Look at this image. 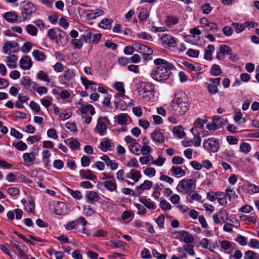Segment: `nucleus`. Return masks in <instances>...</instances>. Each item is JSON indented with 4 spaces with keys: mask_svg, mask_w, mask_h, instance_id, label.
I'll use <instances>...</instances> for the list:
<instances>
[{
    "mask_svg": "<svg viewBox=\"0 0 259 259\" xmlns=\"http://www.w3.org/2000/svg\"><path fill=\"white\" fill-rule=\"evenodd\" d=\"M154 64L158 65L151 73V77L157 81L167 80L171 73L170 70L174 66L162 59H156L154 61Z\"/></svg>",
    "mask_w": 259,
    "mask_h": 259,
    "instance_id": "obj_1",
    "label": "nucleus"
},
{
    "mask_svg": "<svg viewBox=\"0 0 259 259\" xmlns=\"http://www.w3.org/2000/svg\"><path fill=\"white\" fill-rule=\"evenodd\" d=\"M189 109L188 99L182 93L175 94V98L168 108V111L175 115H184Z\"/></svg>",
    "mask_w": 259,
    "mask_h": 259,
    "instance_id": "obj_2",
    "label": "nucleus"
},
{
    "mask_svg": "<svg viewBox=\"0 0 259 259\" xmlns=\"http://www.w3.org/2000/svg\"><path fill=\"white\" fill-rule=\"evenodd\" d=\"M138 94L146 101H150L154 95V85L149 82H139L137 84Z\"/></svg>",
    "mask_w": 259,
    "mask_h": 259,
    "instance_id": "obj_3",
    "label": "nucleus"
},
{
    "mask_svg": "<svg viewBox=\"0 0 259 259\" xmlns=\"http://www.w3.org/2000/svg\"><path fill=\"white\" fill-rule=\"evenodd\" d=\"M195 188L196 182L195 180L184 179L179 182L176 189L179 192L187 194L194 190Z\"/></svg>",
    "mask_w": 259,
    "mask_h": 259,
    "instance_id": "obj_4",
    "label": "nucleus"
},
{
    "mask_svg": "<svg viewBox=\"0 0 259 259\" xmlns=\"http://www.w3.org/2000/svg\"><path fill=\"white\" fill-rule=\"evenodd\" d=\"M203 146L209 153H215L219 149L220 143L217 139L209 138L204 141Z\"/></svg>",
    "mask_w": 259,
    "mask_h": 259,
    "instance_id": "obj_5",
    "label": "nucleus"
},
{
    "mask_svg": "<svg viewBox=\"0 0 259 259\" xmlns=\"http://www.w3.org/2000/svg\"><path fill=\"white\" fill-rule=\"evenodd\" d=\"M50 209H53L55 213L58 215L65 214L68 213L67 206L62 201H53L50 204Z\"/></svg>",
    "mask_w": 259,
    "mask_h": 259,
    "instance_id": "obj_6",
    "label": "nucleus"
},
{
    "mask_svg": "<svg viewBox=\"0 0 259 259\" xmlns=\"http://www.w3.org/2000/svg\"><path fill=\"white\" fill-rule=\"evenodd\" d=\"M81 113L83 115L88 114L89 112L90 116L86 117V115H82V118L84 119V121L87 124H89L92 119V116L95 113V109L91 105L86 104H81L79 108Z\"/></svg>",
    "mask_w": 259,
    "mask_h": 259,
    "instance_id": "obj_7",
    "label": "nucleus"
},
{
    "mask_svg": "<svg viewBox=\"0 0 259 259\" xmlns=\"http://www.w3.org/2000/svg\"><path fill=\"white\" fill-rule=\"evenodd\" d=\"M221 78H212L209 79V81L211 82L210 84H208L207 87L208 92L211 94L213 95L219 92L218 87L220 85Z\"/></svg>",
    "mask_w": 259,
    "mask_h": 259,
    "instance_id": "obj_8",
    "label": "nucleus"
},
{
    "mask_svg": "<svg viewBox=\"0 0 259 259\" xmlns=\"http://www.w3.org/2000/svg\"><path fill=\"white\" fill-rule=\"evenodd\" d=\"M107 119V117H100L98 120L95 131L99 133L100 135L103 136L106 133L107 125L105 124V121H106Z\"/></svg>",
    "mask_w": 259,
    "mask_h": 259,
    "instance_id": "obj_9",
    "label": "nucleus"
},
{
    "mask_svg": "<svg viewBox=\"0 0 259 259\" xmlns=\"http://www.w3.org/2000/svg\"><path fill=\"white\" fill-rule=\"evenodd\" d=\"M36 8L31 2L27 3L24 6L22 12V15L24 19H27L32 13L35 12Z\"/></svg>",
    "mask_w": 259,
    "mask_h": 259,
    "instance_id": "obj_10",
    "label": "nucleus"
},
{
    "mask_svg": "<svg viewBox=\"0 0 259 259\" xmlns=\"http://www.w3.org/2000/svg\"><path fill=\"white\" fill-rule=\"evenodd\" d=\"M177 238L185 243H192L194 241L193 236L190 234L187 231H181L177 233Z\"/></svg>",
    "mask_w": 259,
    "mask_h": 259,
    "instance_id": "obj_11",
    "label": "nucleus"
},
{
    "mask_svg": "<svg viewBox=\"0 0 259 259\" xmlns=\"http://www.w3.org/2000/svg\"><path fill=\"white\" fill-rule=\"evenodd\" d=\"M161 40L164 45L169 47L175 48L177 45V41L175 37L169 34H164L161 37Z\"/></svg>",
    "mask_w": 259,
    "mask_h": 259,
    "instance_id": "obj_12",
    "label": "nucleus"
},
{
    "mask_svg": "<svg viewBox=\"0 0 259 259\" xmlns=\"http://www.w3.org/2000/svg\"><path fill=\"white\" fill-rule=\"evenodd\" d=\"M153 186V183L149 180H145L140 186H137L135 188V190L138 195L142 194V191L144 190H150Z\"/></svg>",
    "mask_w": 259,
    "mask_h": 259,
    "instance_id": "obj_13",
    "label": "nucleus"
},
{
    "mask_svg": "<svg viewBox=\"0 0 259 259\" xmlns=\"http://www.w3.org/2000/svg\"><path fill=\"white\" fill-rule=\"evenodd\" d=\"M32 65V60L28 56H24L20 61L19 66L23 70L29 69Z\"/></svg>",
    "mask_w": 259,
    "mask_h": 259,
    "instance_id": "obj_14",
    "label": "nucleus"
},
{
    "mask_svg": "<svg viewBox=\"0 0 259 259\" xmlns=\"http://www.w3.org/2000/svg\"><path fill=\"white\" fill-rule=\"evenodd\" d=\"M126 177L133 180L134 183L138 182L142 177L140 171L132 169L126 174Z\"/></svg>",
    "mask_w": 259,
    "mask_h": 259,
    "instance_id": "obj_15",
    "label": "nucleus"
},
{
    "mask_svg": "<svg viewBox=\"0 0 259 259\" xmlns=\"http://www.w3.org/2000/svg\"><path fill=\"white\" fill-rule=\"evenodd\" d=\"M151 138L156 142L163 143L164 141V137L160 130H154L151 134Z\"/></svg>",
    "mask_w": 259,
    "mask_h": 259,
    "instance_id": "obj_16",
    "label": "nucleus"
},
{
    "mask_svg": "<svg viewBox=\"0 0 259 259\" xmlns=\"http://www.w3.org/2000/svg\"><path fill=\"white\" fill-rule=\"evenodd\" d=\"M114 118L119 124H126L128 121H131V118L127 114L120 113L117 115H115Z\"/></svg>",
    "mask_w": 259,
    "mask_h": 259,
    "instance_id": "obj_17",
    "label": "nucleus"
},
{
    "mask_svg": "<svg viewBox=\"0 0 259 259\" xmlns=\"http://www.w3.org/2000/svg\"><path fill=\"white\" fill-rule=\"evenodd\" d=\"M87 201L88 203L94 204L95 202L98 201L100 197L98 194L94 191H89L85 196Z\"/></svg>",
    "mask_w": 259,
    "mask_h": 259,
    "instance_id": "obj_18",
    "label": "nucleus"
},
{
    "mask_svg": "<svg viewBox=\"0 0 259 259\" xmlns=\"http://www.w3.org/2000/svg\"><path fill=\"white\" fill-rule=\"evenodd\" d=\"M21 84L27 89L29 88L35 89L36 87L37 86V84L35 82L32 81L28 76H25L21 78Z\"/></svg>",
    "mask_w": 259,
    "mask_h": 259,
    "instance_id": "obj_19",
    "label": "nucleus"
},
{
    "mask_svg": "<svg viewBox=\"0 0 259 259\" xmlns=\"http://www.w3.org/2000/svg\"><path fill=\"white\" fill-rule=\"evenodd\" d=\"M17 46L16 42L8 41L4 44L3 51L5 54H10L11 52L15 51V49Z\"/></svg>",
    "mask_w": 259,
    "mask_h": 259,
    "instance_id": "obj_20",
    "label": "nucleus"
},
{
    "mask_svg": "<svg viewBox=\"0 0 259 259\" xmlns=\"http://www.w3.org/2000/svg\"><path fill=\"white\" fill-rule=\"evenodd\" d=\"M104 187L110 192H117V185L115 180H106L104 182Z\"/></svg>",
    "mask_w": 259,
    "mask_h": 259,
    "instance_id": "obj_21",
    "label": "nucleus"
},
{
    "mask_svg": "<svg viewBox=\"0 0 259 259\" xmlns=\"http://www.w3.org/2000/svg\"><path fill=\"white\" fill-rule=\"evenodd\" d=\"M17 56L15 55H10L7 57L6 64L11 68H15L17 67Z\"/></svg>",
    "mask_w": 259,
    "mask_h": 259,
    "instance_id": "obj_22",
    "label": "nucleus"
},
{
    "mask_svg": "<svg viewBox=\"0 0 259 259\" xmlns=\"http://www.w3.org/2000/svg\"><path fill=\"white\" fill-rule=\"evenodd\" d=\"M139 201L148 209H155L156 207L155 203L152 201L150 199H146L144 197H141L139 198Z\"/></svg>",
    "mask_w": 259,
    "mask_h": 259,
    "instance_id": "obj_23",
    "label": "nucleus"
},
{
    "mask_svg": "<svg viewBox=\"0 0 259 259\" xmlns=\"http://www.w3.org/2000/svg\"><path fill=\"white\" fill-rule=\"evenodd\" d=\"M214 49L213 45H209L205 49L204 59L208 61L212 60V54L214 52Z\"/></svg>",
    "mask_w": 259,
    "mask_h": 259,
    "instance_id": "obj_24",
    "label": "nucleus"
},
{
    "mask_svg": "<svg viewBox=\"0 0 259 259\" xmlns=\"http://www.w3.org/2000/svg\"><path fill=\"white\" fill-rule=\"evenodd\" d=\"M3 17L10 23H13L17 21L18 15L15 12H6L3 15Z\"/></svg>",
    "mask_w": 259,
    "mask_h": 259,
    "instance_id": "obj_25",
    "label": "nucleus"
},
{
    "mask_svg": "<svg viewBox=\"0 0 259 259\" xmlns=\"http://www.w3.org/2000/svg\"><path fill=\"white\" fill-rule=\"evenodd\" d=\"M80 175L81 177L83 178L84 179L90 180H94L97 178V177L92 174V171L90 170H81L79 171Z\"/></svg>",
    "mask_w": 259,
    "mask_h": 259,
    "instance_id": "obj_26",
    "label": "nucleus"
},
{
    "mask_svg": "<svg viewBox=\"0 0 259 259\" xmlns=\"http://www.w3.org/2000/svg\"><path fill=\"white\" fill-rule=\"evenodd\" d=\"M65 143L68 145L72 150H77L80 146L79 142L75 139H67L65 140Z\"/></svg>",
    "mask_w": 259,
    "mask_h": 259,
    "instance_id": "obj_27",
    "label": "nucleus"
},
{
    "mask_svg": "<svg viewBox=\"0 0 259 259\" xmlns=\"http://www.w3.org/2000/svg\"><path fill=\"white\" fill-rule=\"evenodd\" d=\"M146 138H144L143 139L144 142L143 146L141 148V153H142L143 155H149L151 151V148L149 146V141H146Z\"/></svg>",
    "mask_w": 259,
    "mask_h": 259,
    "instance_id": "obj_28",
    "label": "nucleus"
},
{
    "mask_svg": "<svg viewBox=\"0 0 259 259\" xmlns=\"http://www.w3.org/2000/svg\"><path fill=\"white\" fill-rule=\"evenodd\" d=\"M172 132L174 135L179 138H183L186 135L183 127L181 125L175 126L173 128Z\"/></svg>",
    "mask_w": 259,
    "mask_h": 259,
    "instance_id": "obj_29",
    "label": "nucleus"
},
{
    "mask_svg": "<svg viewBox=\"0 0 259 259\" xmlns=\"http://www.w3.org/2000/svg\"><path fill=\"white\" fill-rule=\"evenodd\" d=\"M128 148L130 151L135 155H138L140 154L141 146L137 142L133 145H130Z\"/></svg>",
    "mask_w": 259,
    "mask_h": 259,
    "instance_id": "obj_30",
    "label": "nucleus"
},
{
    "mask_svg": "<svg viewBox=\"0 0 259 259\" xmlns=\"http://www.w3.org/2000/svg\"><path fill=\"white\" fill-rule=\"evenodd\" d=\"M170 171L172 174L175 176H179L181 177L184 176L186 174V171L183 170L181 167L173 166L171 169Z\"/></svg>",
    "mask_w": 259,
    "mask_h": 259,
    "instance_id": "obj_31",
    "label": "nucleus"
},
{
    "mask_svg": "<svg viewBox=\"0 0 259 259\" xmlns=\"http://www.w3.org/2000/svg\"><path fill=\"white\" fill-rule=\"evenodd\" d=\"M206 122V120L200 118L197 119L194 123L195 126L191 129V132L193 134H194V132L197 131V128H202L204 124Z\"/></svg>",
    "mask_w": 259,
    "mask_h": 259,
    "instance_id": "obj_32",
    "label": "nucleus"
},
{
    "mask_svg": "<svg viewBox=\"0 0 259 259\" xmlns=\"http://www.w3.org/2000/svg\"><path fill=\"white\" fill-rule=\"evenodd\" d=\"M75 75V73L72 70L67 68L64 72L63 77L65 80L70 81L72 79Z\"/></svg>",
    "mask_w": 259,
    "mask_h": 259,
    "instance_id": "obj_33",
    "label": "nucleus"
},
{
    "mask_svg": "<svg viewBox=\"0 0 259 259\" xmlns=\"http://www.w3.org/2000/svg\"><path fill=\"white\" fill-rule=\"evenodd\" d=\"M36 77L42 81H47V82H51L50 76L45 73L44 71L40 70L36 73Z\"/></svg>",
    "mask_w": 259,
    "mask_h": 259,
    "instance_id": "obj_34",
    "label": "nucleus"
},
{
    "mask_svg": "<svg viewBox=\"0 0 259 259\" xmlns=\"http://www.w3.org/2000/svg\"><path fill=\"white\" fill-rule=\"evenodd\" d=\"M32 56L34 58L38 61H42L45 60L46 59V55L45 54L39 51V50H34L32 52Z\"/></svg>",
    "mask_w": 259,
    "mask_h": 259,
    "instance_id": "obj_35",
    "label": "nucleus"
},
{
    "mask_svg": "<svg viewBox=\"0 0 259 259\" xmlns=\"http://www.w3.org/2000/svg\"><path fill=\"white\" fill-rule=\"evenodd\" d=\"M114 87L119 92V93L117 94V96L119 97H122L124 95L125 90L124 89V84L123 82H117L114 84Z\"/></svg>",
    "mask_w": 259,
    "mask_h": 259,
    "instance_id": "obj_36",
    "label": "nucleus"
},
{
    "mask_svg": "<svg viewBox=\"0 0 259 259\" xmlns=\"http://www.w3.org/2000/svg\"><path fill=\"white\" fill-rule=\"evenodd\" d=\"M80 38L85 42L90 44L92 42V34L89 30H86L84 33L80 36Z\"/></svg>",
    "mask_w": 259,
    "mask_h": 259,
    "instance_id": "obj_37",
    "label": "nucleus"
},
{
    "mask_svg": "<svg viewBox=\"0 0 259 259\" xmlns=\"http://www.w3.org/2000/svg\"><path fill=\"white\" fill-rule=\"evenodd\" d=\"M26 32L32 36H36L37 34V28L32 24L27 25L25 27Z\"/></svg>",
    "mask_w": 259,
    "mask_h": 259,
    "instance_id": "obj_38",
    "label": "nucleus"
},
{
    "mask_svg": "<svg viewBox=\"0 0 259 259\" xmlns=\"http://www.w3.org/2000/svg\"><path fill=\"white\" fill-rule=\"evenodd\" d=\"M178 18L174 16H167L165 20V24L167 26H170L178 23Z\"/></svg>",
    "mask_w": 259,
    "mask_h": 259,
    "instance_id": "obj_39",
    "label": "nucleus"
},
{
    "mask_svg": "<svg viewBox=\"0 0 259 259\" xmlns=\"http://www.w3.org/2000/svg\"><path fill=\"white\" fill-rule=\"evenodd\" d=\"M184 251V255H180L181 258H184L187 257L186 252H187L190 255H194L195 252L193 248V246L191 245H185L184 247L183 251Z\"/></svg>",
    "mask_w": 259,
    "mask_h": 259,
    "instance_id": "obj_40",
    "label": "nucleus"
},
{
    "mask_svg": "<svg viewBox=\"0 0 259 259\" xmlns=\"http://www.w3.org/2000/svg\"><path fill=\"white\" fill-rule=\"evenodd\" d=\"M23 157L27 163H32L35 159V155L33 153H25L23 154Z\"/></svg>",
    "mask_w": 259,
    "mask_h": 259,
    "instance_id": "obj_41",
    "label": "nucleus"
},
{
    "mask_svg": "<svg viewBox=\"0 0 259 259\" xmlns=\"http://www.w3.org/2000/svg\"><path fill=\"white\" fill-rule=\"evenodd\" d=\"M10 245L12 247H13V248H15L16 249H17L19 254L22 256L24 255V253L23 252V251L21 250V247H25V245H23V244L22 243H18L17 241H14V242H11V243H10Z\"/></svg>",
    "mask_w": 259,
    "mask_h": 259,
    "instance_id": "obj_42",
    "label": "nucleus"
},
{
    "mask_svg": "<svg viewBox=\"0 0 259 259\" xmlns=\"http://www.w3.org/2000/svg\"><path fill=\"white\" fill-rule=\"evenodd\" d=\"M99 26L105 29H110L111 27V20L104 19L100 22Z\"/></svg>",
    "mask_w": 259,
    "mask_h": 259,
    "instance_id": "obj_43",
    "label": "nucleus"
},
{
    "mask_svg": "<svg viewBox=\"0 0 259 259\" xmlns=\"http://www.w3.org/2000/svg\"><path fill=\"white\" fill-rule=\"evenodd\" d=\"M159 206L163 211L169 210L171 208V204L165 200H162L160 202Z\"/></svg>",
    "mask_w": 259,
    "mask_h": 259,
    "instance_id": "obj_44",
    "label": "nucleus"
},
{
    "mask_svg": "<svg viewBox=\"0 0 259 259\" xmlns=\"http://www.w3.org/2000/svg\"><path fill=\"white\" fill-rule=\"evenodd\" d=\"M211 74L214 76H218L221 74V69L219 65L214 64L212 66L211 70Z\"/></svg>",
    "mask_w": 259,
    "mask_h": 259,
    "instance_id": "obj_45",
    "label": "nucleus"
},
{
    "mask_svg": "<svg viewBox=\"0 0 259 259\" xmlns=\"http://www.w3.org/2000/svg\"><path fill=\"white\" fill-rule=\"evenodd\" d=\"M200 244L201 246L203 248H207L210 251H212V248H211V245H209L210 242L209 240L207 238H203L200 242Z\"/></svg>",
    "mask_w": 259,
    "mask_h": 259,
    "instance_id": "obj_46",
    "label": "nucleus"
},
{
    "mask_svg": "<svg viewBox=\"0 0 259 259\" xmlns=\"http://www.w3.org/2000/svg\"><path fill=\"white\" fill-rule=\"evenodd\" d=\"M110 147L111 143L108 140H105L100 143V148L103 151H107Z\"/></svg>",
    "mask_w": 259,
    "mask_h": 259,
    "instance_id": "obj_47",
    "label": "nucleus"
},
{
    "mask_svg": "<svg viewBox=\"0 0 259 259\" xmlns=\"http://www.w3.org/2000/svg\"><path fill=\"white\" fill-rule=\"evenodd\" d=\"M226 196L228 197L229 199L237 197L234 190L230 187H228L226 190Z\"/></svg>",
    "mask_w": 259,
    "mask_h": 259,
    "instance_id": "obj_48",
    "label": "nucleus"
},
{
    "mask_svg": "<svg viewBox=\"0 0 259 259\" xmlns=\"http://www.w3.org/2000/svg\"><path fill=\"white\" fill-rule=\"evenodd\" d=\"M258 257V255L251 250L246 251L244 254V259H257Z\"/></svg>",
    "mask_w": 259,
    "mask_h": 259,
    "instance_id": "obj_49",
    "label": "nucleus"
},
{
    "mask_svg": "<svg viewBox=\"0 0 259 259\" xmlns=\"http://www.w3.org/2000/svg\"><path fill=\"white\" fill-rule=\"evenodd\" d=\"M84 214L86 216H91L93 214L95 213L96 211L91 206H84L83 207Z\"/></svg>",
    "mask_w": 259,
    "mask_h": 259,
    "instance_id": "obj_50",
    "label": "nucleus"
},
{
    "mask_svg": "<svg viewBox=\"0 0 259 259\" xmlns=\"http://www.w3.org/2000/svg\"><path fill=\"white\" fill-rule=\"evenodd\" d=\"M235 241L242 246H245L247 244V238L241 235L236 238Z\"/></svg>",
    "mask_w": 259,
    "mask_h": 259,
    "instance_id": "obj_51",
    "label": "nucleus"
},
{
    "mask_svg": "<svg viewBox=\"0 0 259 259\" xmlns=\"http://www.w3.org/2000/svg\"><path fill=\"white\" fill-rule=\"evenodd\" d=\"M153 158L152 156L149 154L145 156H142L140 157L139 160L142 164H146L149 163L150 161L153 160Z\"/></svg>",
    "mask_w": 259,
    "mask_h": 259,
    "instance_id": "obj_52",
    "label": "nucleus"
},
{
    "mask_svg": "<svg viewBox=\"0 0 259 259\" xmlns=\"http://www.w3.org/2000/svg\"><path fill=\"white\" fill-rule=\"evenodd\" d=\"M69 194L76 199H80L82 196L79 191H74L72 189L68 190Z\"/></svg>",
    "mask_w": 259,
    "mask_h": 259,
    "instance_id": "obj_53",
    "label": "nucleus"
},
{
    "mask_svg": "<svg viewBox=\"0 0 259 259\" xmlns=\"http://www.w3.org/2000/svg\"><path fill=\"white\" fill-rule=\"evenodd\" d=\"M32 44L30 42H26L24 44L21 48V51L25 54H27L32 48Z\"/></svg>",
    "mask_w": 259,
    "mask_h": 259,
    "instance_id": "obj_54",
    "label": "nucleus"
},
{
    "mask_svg": "<svg viewBox=\"0 0 259 259\" xmlns=\"http://www.w3.org/2000/svg\"><path fill=\"white\" fill-rule=\"evenodd\" d=\"M109 245L114 248H119L123 246V243L120 240L110 241Z\"/></svg>",
    "mask_w": 259,
    "mask_h": 259,
    "instance_id": "obj_55",
    "label": "nucleus"
},
{
    "mask_svg": "<svg viewBox=\"0 0 259 259\" xmlns=\"http://www.w3.org/2000/svg\"><path fill=\"white\" fill-rule=\"evenodd\" d=\"M135 206L138 209V214L144 215L146 213V209L142 204L140 203H135Z\"/></svg>",
    "mask_w": 259,
    "mask_h": 259,
    "instance_id": "obj_56",
    "label": "nucleus"
},
{
    "mask_svg": "<svg viewBox=\"0 0 259 259\" xmlns=\"http://www.w3.org/2000/svg\"><path fill=\"white\" fill-rule=\"evenodd\" d=\"M25 209L26 211L28 212H33L35 209V204L34 202L32 200L29 201L28 203L25 206Z\"/></svg>",
    "mask_w": 259,
    "mask_h": 259,
    "instance_id": "obj_57",
    "label": "nucleus"
},
{
    "mask_svg": "<svg viewBox=\"0 0 259 259\" xmlns=\"http://www.w3.org/2000/svg\"><path fill=\"white\" fill-rule=\"evenodd\" d=\"M189 194V196L191 197V198L192 199V200H196L198 201H201V196L196 193V191H191V192H189L188 193Z\"/></svg>",
    "mask_w": 259,
    "mask_h": 259,
    "instance_id": "obj_58",
    "label": "nucleus"
},
{
    "mask_svg": "<svg viewBox=\"0 0 259 259\" xmlns=\"http://www.w3.org/2000/svg\"><path fill=\"white\" fill-rule=\"evenodd\" d=\"M126 165H127V166L128 167H134L138 168L139 166V164L138 161L135 158H133L131 159L127 162Z\"/></svg>",
    "mask_w": 259,
    "mask_h": 259,
    "instance_id": "obj_59",
    "label": "nucleus"
},
{
    "mask_svg": "<svg viewBox=\"0 0 259 259\" xmlns=\"http://www.w3.org/2000/svg\"><path fill=\"white\" fill-rule=\"evenodd\" d=\"M221 51L225 54L227 55H231L232 54V50L228 46L226 45H222L220 46Z\"/></svg>",
    "mask_w": 259,
    "mask_h": 259,
    "instance_id": "obj_60",
    "label": "nucleus"
},
{
    "mask_svg": "<svg viewBox=\"0 0 259 259\" xmlns=\"http://www.w3.org/2000/svg\"><path fill=\"white\" fill-rule=\"evenodd\" d=\"M187 54L188 56L192 58H198L199 55V51L189 49L187 52Z\"/></svg>",
    "mask_w": 259,
    "mask_h": 259,
    "instance_id": "obj_61",
    "label": "nucleus"
},
{
    "mask_svg": "<svg viewBox=\"0 0 259 259\" xmlns=\"http://www.w3.org/2000/svg\"><path fill=\"white\" fill-rule=\"evenodd\" d=\"M212 121L215 123V125H217V127L220 128L222 126V119L220 116L215 115L212 117Z\"/></svg>",
    "mask_w": 259,
    "mask_h": 259,
    "instance_id": "obj_62",
    "label": "nucleus"
},
{
    "mask_svg": "<svg viewBox=\"0 0 259 259\" xmlns=\"http://www.w3.org/2000/svg\"><path fill=\"white\" fill-rule=\"evenodd\" d=\"M240 150L244 153H248L251 150V147L248 143H242L240 146Z\"/></svg>",
    "mask_w": 259,
    "mask_h": 259,
    "instance_id": "obj_63",
    "label": "nucleus"
},
{
    "mask_svg": "<svg viewBox=\"0 0 259 259\" xmlns=\"http://www.w3.org/2000/svg\"><path fill=\"white\" fill-rule=\"evenodd\" d=\"M47 136L53 139H57L58 137L56 130L53 128L48 130Z\"/></svg>",
    "mask_w": 259,
    "mask_h": 259,
    "instance_id": "obj_64",
    "label": "nucleus"
}]
</instances>
